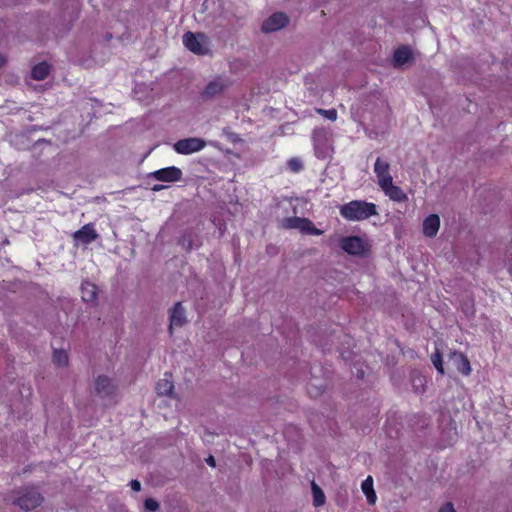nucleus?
<instances>
[{"label":"nucleus","mask_w":512,"mask_h":512,"mask_svg":"<svg viewBox=\"0 0 512 512\" xmlns=\"http://www.w3.org/2000/svg\"><path fill=\"white\" fill-rule=\"evenodd\" d=\"M340 215L348 221H363L378 215L377 206L364 200H353L340 206Z\"/></svg>","instance_id":"1"},{"label":"nucleus","mask_w":512,"mask_h":512,"mask_svg":"<svg viewBox=\"0 0 512 512\" xmlns=\"http://www.w3.org/2000/svg\"><path fill=\"white\" fill-rule=\"evenodd\" d=\"M205 147V140L198 137L180 139L173 144L174 151L181 155H190L203 150Z\"/></svg>","instance_id":"2"},{"label":"nucleus","mask_w":512,"mask_h":512,"mask_svg":"<svg viewBox=\"0 0 512 512\" xmlns=\"http://www.w3.org/2000/svg\"><path fill=\"white\" fill-rule=\"evenodd\" d=\"M43 501L42 495L33 488L24 489L14 501L21 509L30 511L38 507Z\"/></svg>","instance_id":"3"},{"label":"nucleus","mask_w":512,"mask_h":512,"mask_svg":"<svg viewBox=\"0 0 512 512\" xmlns=\"http://www.w3.org/2000/svg\"><path fill=\"white\" fill-rule=\"evenodd\" d=\"M183 43L187 49L195 54L204 55L208 52L206 37L201 33H185L183 36Z\"/></svg>","instance_id":"4"},{"label":"nucleus","mask_w":512,"mask_h":512,"mask_svg":"<svg viewBox=\"0 0 512 512\" xmlns=\"http://www.w3.org/2000/svg\"><path fill=\"white\" fill-rule=\"evenodd\" d=\"M340 247L346 253L354 256L363 255L368 249L367 243L358 236L343 237L340 240Z\"/></svg>","instance_id":"5"},{"label":"nucleus","mask_w":512,"mask_h":512,"mask_svg":"<svg viewBox=\"0 0 512 512\" xmlns=\"http://www.w3.org/2000/svg\"><path fill=\"white\" fill-rule=\"evenodd\" d=\"M312 139L314 141L316 156L321 159L329 157L331 146L326 138V132L323 129L314 130Z\"/></svg>","instance_id":"6"},{"label":"nucleus","mask_w":512,"mask_h":512,"mask_svg":"<svg viewBox=\"0 0 512 512\" xmlns=\"http://www.w3.org/2000/svg\"><path fill=\"white\" fill-rule=\"evenodd\" d=\"M148 177L163 182H176L182 178V171L175 166H170L153 171Z\"/></svg>","instance_id":"7"},{"label":"nucleus","mask_w":512,"mask_h":512,"mask_svg":"<svg viewBox=\"0 0 512 512\" xmlns=\"http://www.w3.org/2000/svg\"><path fill=\"white\" fill-rule=\"evenodd\" d=\"M374 173L377 177V183L380 188L386 186V184H390V182L393 180L390 174V164L380 157H378L375 161Z\"/></svg>","instance_id":"8"},{"label":"nucleus","mask_w":512,"mask_h":512,"mask_svg":"<svg viewBox=\"0 0 512 512\" xmlns=\"http://www.w3.org/2000/svg\"><path fill=\"white\" fill-rule=\"evenodd\" d=\"M288 22L289 19L284 13H274L263 22L262 31L266 33L278 31L284 28Z\"/></svg>","instance_id":"9"},{"label":"nucleus","mask_w":512,"mask_h":512,"mask_svg":"<svg viewBox=\"0 0 512 512\" xmlns=\"http://www.w3.org/2000/svg\"><path fill=\"white\" fill-rule=\"evenodd\" d=\"M98 234L92 223L84 225L81 229L77 230L73 234V238L76 242L81 244H90L96 240Z\"/></svg>","instance_id":"10"},{"label":"nucleus","mask_w":512,"mask_h":512,"mask_svg":"<svg viewBox=\"0 0 512 512\" xmlns=\"http://www.w3.org/2000/svg\"><path fill=\"white\" fill-rule=\"evenodd\" d=\"M230 82L226 78L218 77L210 81L203 92L206 97H215L221 94L226 88H228Z\"/></svg>","instance_id":"11"},{"label":"nucleus","mask_w":512,"mask_h":512,"mask_svg":"<svg viewBox=\"0 0 512 512\" xmlns=\"http://www.w3.org/2000/svg\"><path fill=\"white\" fill-rule=\"evenodd\" d=\"M380 189L392 201L401 203L408 199L407 194L399 186L393 184V180L390 184H386V186H383Z\"/></svg>","instance_id":"12"},{"label":"nucleus","mask_w":512,"mask_h":512,"mask_svg":"<svg viewBox=\"0 0 512 512\" xmlns=\"http://www.w3.org/2000/svg\"><path fill=\"white\" fill-rule=\"evenodd\" d=\"M115 390V385L107 376H99L95 380V391L101 397L111 395Z\"/></svg>","instance_id":"13"},{"label":"nucleus","mask_w":512,"mask_h":512,"mask_svg":"<svg viewBox=\"0 0 512 512\" xmlns=\"http://www.w3.org/2000/svg\"><path fill=\"white\" fill-rule=\"evenodd\" d=\"M440 228V218L436 214H431L423 221V233L427 237H434Z\"/></svg>","instance_id":"14"},{"label":"nucleus","mask_w":512,"mask_h":512,"mask_svg":"<svg viewBox=\"0 0 512 512\" xmlns=\"http://www.w3.org/2000/svg\"><path fill=\"white\" fill-rule=\"evenodd\" d=\"M186 322L185 310L180 302H177L170 313V330L173 327H180Z\"/></svg>","instance_id":"15"},{"label":"nucleus","mask_w":512,"mask_h":512,"mask_svg":"<svg viewBox=\"0 0 512 512\" xmlns=\"http://www.w3.org/2000/svg\"><path fill=\"white\" fill-rule=\"evenodd\" d=\"M411 58V50L406 46L400 47L394 52L393 65L395 67H401L404 64L408 63Z\"/></svg>","instance_id":"16"},{"label":"nucleus","mask_w":512,"mask_h":512,"mask_svg":"<svg viewBox=\"0 0 512 512\" xmlns=\"http://www.w3.org/2000/svg\"><path fill=\"white\" fill-rule=\"evenodd\" d=\"M454 364L459 372L464 375H469L471 372L470 362L462 353L454 352L451 355Z\"/></svg>","instance_id":"17"},{"label":"nucleus","mask_w":512,"mask_h":512,"mask_svg":"<svg viewBox=\"0 0 512 512\" xmlns=\"http://www.w3.org/2000/svg\"><path fill=\"white\" fill-rule=\"evenodd\" d=\"M362 492L365 494L367 501L369 504H374L376 502V493L373 488V479L371 476H368L361 484Z\"/></svg>","instance_id":"18"},{"label":"nucleus","mask_w":512,"mask_h":512,"mask_svg":"<svg viewBox=\"0 0 512 512\" xmlns=\"http://www.w3.org/2000/svg\"><path fill=\"white\" fill-rule=\"evenodd\" d=\"M97 288L93 283L84 282L81 286L82 299L85 302H91L96 298Z\"/></svg>","instance_id":"19"},{"label":"nucleus","mask_w":512,"mask_h":512,"mask_svg":"<svg viewBox=\"0 0 512 512\" xmlns=\"http://www.w3.org/2000/svg\"><path fill=\"white\" fill-rule=\"evenodd\" d=\"M49 65L46 62L35 65L32 69L31 75L35 80H44L49 74Z\"/></svg>","instance_id":"20"},{"label":"nucleus","mask_w":512,"mask_h":512,"mask_svg":"<svg viewBox=\"0 0 512 512\" xmlns=\"http://www.w3.org/2000/svg\"><path fill=\"white\" fill-rule=\"evenodd\" d=\"M174 385L168 378L161 379L156 384V391L159 395L169 396L172 394Z\"/></svg>","instance_id":"21"},{"label":"nucleus","mask_w":512,"mask_h":512,"mask_svg":"<svg viewBox=\"0 0 512 512\" xmlns=\"http://www.w3.org/2000/svg\"><path fill=\"white\" fill-rule=\"evenodd\" d=\"M299 230L302 233L308 234V235L319 236V235H321L323 233L322 230L316 228L314 223L311 220L307 219V218H303Z\"/></svg>","instance_id":"22"},{"label":"nucleus","mask_w":512,"mask_h":512,"mask_svg":"<svg viewBox=\"0 0 512 512\" xmlns=\"http://www.w3.org/2000/svg\"><path fill=\"white\" fill-rule=\"evenodd\" d=\"M312 494H313V504L316 507L322 506L325 503V495L322 489L316 484L312 483Z\"/></svg>","instance_id":"23"},{"label":"nucleus","mask_w":512,"mask_h":512,"mask_svg":"<svg viewBox=\"0 0 512 512\" xmlns=\"http://www.w3.org/2000/svg\"><path fill=\"white\" fill-rule=\"evenodd\" d=\"M53 362L58 366H65L68 363V355L64 350H55L53 353Z\"/></svg>","instance_id":"24"},{"label":"nucleus","mask_w":512,"mask_h":512,"mask_svg":"<svg viewBox=\"0 0 512 512\" xmlns=\"http://www.w3.org/2000/svg\"><path fill=\"white\" fill-rule=\"evenodd\" d=\"M412 386L416 393L424 392L425 378L420 374H416L412 377Z\"/></svg>","instance_id":"25"},{"label":"nucleus","mask_w":512,"mask_h":512,"mask_svg":"<svg viewBox=\"0 0 512 512\" xmlns=\"http://www.w3.org/2000/svg\"><path fill=\"white\" fill-rule=\"evenodd\" d=\"M301 217H289L283 220V227L288 229H298L302 223Z\"/></svg>","instance_id":"26"},{"label":"nucleus","mask_w":512,"mask_h":512,"mask_svg":"<svg viewBox=\"0 0 512 512\" xmlns=\"http://www.w3.org/2000/svg\"><path fill=\"white\" fill-rule=\"evenodd\" d=\"M315 111L330 121H335L337 119L338 114L335 109L326 110V109H322V108H316Z\"/></svg>","instance_id":"27"},{"label":"nucleus","mask_w":512,"mask_h":512,"mask_svg":"<svg viewBox=\"0 0 512 512\" xmlns=\"http://www.w3.org/2000/svg\"><path fill=\"white\" fill-rule=\"evenodd\" d=\"M159 507V503L153 498H147L144 502V512H157Z\"/></svg>","instance_id":"28"},{"label":"nucleus","mask_w":512,"mask_h":512,"mask_svg":"<svg viewBox=\"0 0 512 512\" xmlns=\"http://www.w3.org/2000/svg\"><path fill=\"white\" fill-rule=\"evenodd\" d=\"M431 361L434 365V367L436 368V370L441 374L443 375L444 374V368H443V364H442V357H441V354L439 352H436L434 353L432 356H431Z\"/></svg>","instance_id":"29"},{"label":"nucleus","mask_w":512,"mask_h":512,"mask_svg":"<svg viewBox=\"0 0 512 512\" xmlns=\"http://www.w3.org/2000/svg\"><path fill=\"white\" fill-rule=\"evenodd\" d=\"M287 165L292 172H299L303 169V163L298 158H291L288 160Z\"/></svg>","instance_id":"30"},{"label":"nucleus","mask_w":512,"mask_h":512,"mask_svg":"<svg viewBox=\"0 0 512 512\" xmlns=\"http://www.w3.org/2000/svg\"><path fill=\"white\" fill-rule=\"evenodd\" d=\"M130 487L132 490L138 492L141 490V483L138 480H132L130 482Z\"/></svg>","instance_id":"31"},{"label":"nucleus","mask_w":512,"mask_h":512,"mask_svg":"<svg viewBox=\"0 0 512 512\" xmlns=\"http://www.w3.org/2000/svg\"><path fill=\"white\" fill-rule=\"evenodd\" d=\"M439 512H455V510L451 503H447L440 508Z\"/></svg>","instance_id":"32"},{"label":"nucleus","mask_w":512,"mask_h":512,"mask_svg":"<svg viewBox=\"0 0 512 512\" xmlns=\"http://www.w3.org/2000/svg\"><path fill=\"white\" fill-rule=\"evenodd\" d=\"M206 462L209 466L211 467H215L216 466V462H215V459L213 456H209L207 459H206Z\"/></svg>","instance_id":"33"},{"label":"nucleus","mask_w":512,"mask_h":512,"mask_svg":"<svg viewBox=\"0 0 512 512\" xmlns=\"http://www.w3.org/2000/svg\"><path fill=\"white\" fill-rule=\"evenodd\" d=\"M163 188H164V186H163V185H154V186L152 187V190H153V191H160V190H162Z\"/></svg>","instance_id":"34"},{"label":"nucleus","mask_w":512,"mask_h":512,"mask_svg":"<svg viewBox=\"0 0 512 512\" xmlns=\"http://www.w3.org/2000/svg\"><path fill=\"white\" fill-rule=\"evenodd\" d=\"M4 63V58L3 56L0 55V66Z\"/></svg>","instance_id":"35"}]
</instances>
